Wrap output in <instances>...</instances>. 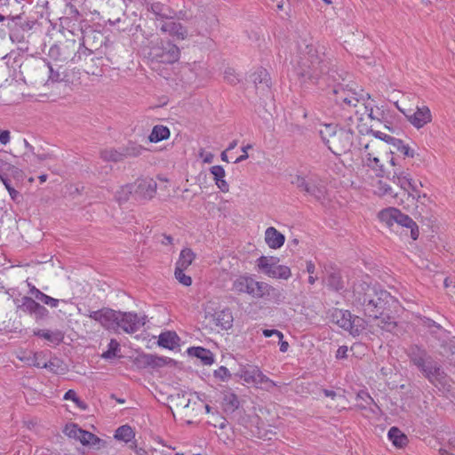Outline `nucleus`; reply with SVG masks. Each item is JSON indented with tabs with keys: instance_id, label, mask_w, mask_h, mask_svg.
<instances>
[{
	"instance_id": "5fc2aeb1",
	"label": "nucleus",
	"mask_w": 455,
	"mask_h": 455,
	"mask_svg": "<svg viewBox=\"0 0 455 455\" xmlns=\"http://www.w3.org/2000/svg\"><path fill=\"white\" fill-rule=\"evenodd\" d=\"M37 295V299L44 303L45 305L50 306L51 307H57L59 305V299L52 298L46 295L44 292H39Z\"/></svg>"
},
{
	"instance_id": "4c0bfd02",
	"label": "nucleus",
	"mask_w": 455,
	"mask_h": 455,
	"mask_svg": "<svg viewBox=\"0 0 455 455\" xmlns=\"http://www.w3.org/2000/svg\"><path fill=\"white\" fill-rule=\"evenodd\" d=\"M192 349L194 350V355L201 359L204 364L211 365L213 363L214 356L210 350L201 347H193Z\"/></svg>"
},
{
	"instance_id": "f3484780",
	"label": "nucleus",
	"mask_w": 455,
	"mask_h": 455,
	"mask_svg": "<svg viewBox=\"0 0 455 455\" xmlns=\"http://www.w3.org/2000/svg\"><path fill=\"white\" fill-rule=\"evenodd\" d=\"M264 299L275 304H280L284 301L285 296L282 289L274 287L267 283L262 282L259 292L258 299Z\"/></svg>"
},
{
	"instance_id": "6e6552de",
	"label": "nucleus",
	"mask_w": 455,
	"mask_h": 455,
	"mask_svg": "<svg viewBox=\"0 0 455 455\" xmlns=\"http://www.w3.org/2000/svg\"><path fill=\"white\" fill-rule=\"evenodd\" d=\"M291 183L300 191H304L317 201L325 197L326 187L324 182L316 175H311L307 180L303 176L296 175Z\"/></svg>"
},
{
	"instance_id": "412c9836",
	"label": "nucleus",
	"mask_w": 455,
	"mask_h": 455,
	"mask_svg": "<svg viewBox=\"0 0 455 455\" xmlns=\"http://www.w3.org/2000/svg\"><path fill=\"white\" fill-rule=\"evenodd\" d=\"M168 358L152 354H142L136 359L137 364L140 367L159 368L168 363Z\"/></svg>"
},
{
	"instance_id": "bb28decb",
	"label": "nucleus",
	"mask_w": 455,
	"mask_h": 455,
	"mask_svg": "<svg viewBox=\"0 0 455 455\" xmlns=\"http://www.w3.org/2000/svg\"><path fill=\"white\" fill-rule=\"evenodd\" d=\"M180 338L174 331L162 332L158 337V345L164 348L173 349L180 345Z\"/></svg>"
},
{
	"instance_id": "6ab92c4d",
	"label": "nucleus",
	"mask_w": 455,
	"mask_h": 455,
	"mask_svg": "<svg viewBox=\"0 0 455 455\" xmlns=\"http://www.w3.org/2000/svg\"><path fill=\"white\" fill-rule=\"evenodd\" d=\"M76 50V41L66 42L62 46L53 45L49 50V55L60 61H68L71 58V52Z\"/></svg>"
},
{
	"instance_id": "864d4df0",
	"label": "nucleus",
	"mask_w": 455,
	"mask_h": 455,
	"mask_svg": "<svg viewBox=\"0 0 455 455\" xmlns=\"http://www.w3.org/2000/svg\"><path fill=\"white\" fill-rule=\"evenodd\" d=\"M49 315V310L42 306L41 304H37L36 308H35V312L33 314V316L35 317L36 321L38 322V321H41V320H44L45 318H47Z\"/></svg>"
},
{
	"instance_id": "a18cd8bd",
	"label": "nucleus",
	"mask_w": 455,
	"mask_h": 455,
	"mask_svg": "<svg viewBox=\"0 0 455 455\" xmlns=\"http://www.w3.org/2000/svg\"><path fill=\"white\" fill-rule=\"evenodd\" d=\"M120 349L119 342L115 339H111L108 346V350L102 354L101 357L106 360L113 359L117 355V352H119Z\"/></svg>"
},
{
	"instance_id": "1a4fd4ad",
	"label": "nucleus",
	"mask_w": 455,
	"mask_h": 455,
	"mask_svg": "<svg viewBox=\"0 0 455 455\" xmlns=\"http://www.w3.org/2000/svg\"><path fill=\"white\" fill-rule=\"evenodd\" d=\"M333 93L335 95V102L347 110L356 108L360 102L364 105L365 99L369 98L368 93L355 92L351 88H344L342 86L334 88Z\"/></svg>"
},
{
	"instance_id": "473e14b6",
	"label": "nucleus",
	"mask_w": 455,
	"mask_h": 455,
	"mask_svg": "<svg viewBox=\"0 0 455 455\" xmlns=\"http://www.w3.org/2000/svg\"><path fill=\"white\" fill-rule=\"evenodd\" d=\"M170 137V130L164 125L154 126L148 140L150 142H159Z\"/></svg>"
},
{
	"instance_id": "de8ad7c7",
	"label": "nucleus",
	"mask_w": 455,
	"mask_h": 455,
	"mask_svg": "<svg viewBox=\"0 0 455 455\" xmlns=\"http://www.w3.org/2000/svg\"><path fill=\"white\" fill-rule=\"evenodd\" d=\"M82 431L83 429L79 427L77 424L75 423L67 424L63 429V433L67 436H68L69 438H73L75 440H77Z\"/></svg>"
},
{
	"instance_id": "5701e85b",
	"label": "nucleus",
	"mask_w": 455,
	"mask_h": 455,
	"mask_svg": "<svg viewBox=\"0 0 455 455\" xmlns=\"http://www.w3.org/2000/svg\"><path fill=\"white\" fill-rule=\"evenodd\" d=\"M251 81L255 84L257 91H267L270 88L271 79L268 72L265 68H258L251 76Z\"/></svg>"
},
{
	"instance_id": "052dcab7",
	"label": "nucleus",
	"mask_w": 455,
	"mask_h": 455,
	"mask_svg": "<svg viewBox=\"0 0 455 455\" xmlns=\"http://www.w3.org/2000/svg\"><path fill=\"white\" fill-rule=\"evenodd\" d=\"M450 450L441 448L439 450L440 455H455V435L449 440Z\"/></svg>"
},
{
	"instance_id": "f8f14e48",
	"label": "nucleus",
	"mask_w": 455,
	"mask_h": 455,
	"mask_svg": "<svg viewBox=\"0 0 455 455\" xmlns=\"http://www.w3.org/2000/svg\"><path fill=\"white\" fill-rule=\"evenodd\" d=\"M86 315L100 323L106 330L114 331H118L119 311L104 307L96 311H89Z\"/></svg>"
},
{
	"instance_id": "c9c22d12",
	"label": "nucleus",
	"mask_w": 455,
	"mask_h": 455,
	"mask_svg": "<svg viewBox=\"0 0 455 455\" xmlns=\"http://www.w3.org/2000/svg\"><path fill=\"white\" fill-rule=\"evenodd\" d=\"M226 412H234L239 407V401L234 393H226L222 402Z\"/></svg>"
},
{
	"instance_id": "bf43d9fd",
	"label": "nucleus",
	"mask_w": 455,
	"mask_h": 455,
	"mask_svg": "<svg viewBox=\"0 0 455 455\" xmlns=\"http://www.w3.org/2000/svg\"><path fill=\"white\" fill-rule=\"evenodd\" d=\"M224 79L231 84H235L239 81V78L235 75V70L231 68L225 69Z\"/></svg>"
},
{
	"instance_id": "c85d7f7f",
	"label": "nucleus",
	"mask_w": 455,
	"mask_h": 455,
	"mask_svg": "<svg viewBox=\"0 0 455 455\" xmlns=\"http://www.w3.org/2000/svg\"><path fill=\"white\" fill-rule=\"evenodd\" d=\"M150 11L156 15L157 19L172 20L175 16V12L169 6L156 2L150 5Z\"/></svg>"
},
{
	"instance_id": "79ce46f5",
	"label": "nucleus",
	"mask_w": 455,
	"mask_h": 455,
	"mask_svg": "<svg viewBox=\"0 0 455 455\" xmlns=\"http://www.w3.org/2000/svg\"><path fill=\"white\" fill-rule=\"evenodd\" d=\"M38 303L30 297L24 296L20 299V304L19 305V308L30 315H33L35 312V308Z\"/></svg>"
},
{
	"instance_id": "393cba45",
	"label": "nucleus",
	"mask_w": 455,
	"mask_h": 455,
	"mask_svg": "<svg viewBox=\"0 0 455 455\" xmlns=\"http://www.w3.org/2000/svg\"><path fill=\"white\" fill-rule=\"evenodd\" d=\"M265 241L271 249H278L284 243V235L275 228H267L265 232Z\"/></svg>"
},
{
	"instance_id": "9b49d317",
	"label": "nucleus",
	"mask_w": 455,
	"mask_h": 455,
	"mask_svg": "<svg viewBox=\"0 0 455 455\" xmlns=\"http://www.w3.org/2000/svg\"><path fill=\"white\" fill-rule=\"evenodd\" d=\"M353 140L354 132L350 129L340 128L330 140L328 148L335 155H341L350 150Z\"/></svg>"
},
{
	"instance_id": "c03bdc74",
	"label": "nucleus",
	"mask_w": 455,
	"mask_h": 455,
	"mask_svg": "<svg viewBox=\"0 0 455 455\" xmlns=\"http://www.w3.org/2000/svg\"><path fill=\"white\" fill-rule=\"evenodd\" d=\"M253 386L268 390L275 387L276 384L259 370Z\"/></svg>"
},
{
	"instance_id": "aec40b11",
	"label": "nucleus",
	"mask_w": 455,
	"mask_h": 455,
	"mask_svg": "<svg viewBox=\"0 0 455 455\" xmlns=\"http://www.w3.org/2000/svg\"><path fill=\"white\" fill-rule=\"evenodd\" d=\"M160 29L178 40H184L188 36L186 28L181 23L174 21L173 19L164 21Z\"/></svg>"
},
{
	"instance_id": "8fccbe9b",
	"label": "nucleus",
	"mask_w": 455,
	"mask_h": 455,
	"mask_svg": "<svg viewBox=\"0 0 455 455\" xmlns=\"http://www.w3.org/2000/svg\"><path fill=\"white\" fill-rule=\"evenodd\" d=\"M92 53V51L84 46V43L80 44L79 48L74 53V55L70 58L71 61L74 63L78 62L82 57H88Z\"/></svg>"
},
{
	"instance_id": "0eeeda50",
	"label": "nucleus",
	"mask_w": 455,
	"mask_h": 455,
	"mask_svg": "<svg viewBox=\"0 0 455 455\" xmlns=\"http://www.w3.org/2000/svg\"><path fill=\"white\" fill-rule=\"evenodd\" d=\"M391 180L408 192L409 196L416 199L422 205H425L426 201L430 202L426 194L420 195L419 193L415 181L412 180L411 174L407 171L400 167L394 169Z\"/></svg>"
},
{
	"instance_id": "49530a36",
	"label": "nucleus",
	"mask_w": 455,
	"mask_h": 455,
	"mask_svg": "<svg viewBox=\"0 0 455 455\" xmlns=\"http://www.w3.org/2000/svg\"><path fill=\"white\" fill-rule=\"evenodd\" d=\"M0 180L1 181L3 182V184L4 185L5 188L7 189L11 198L13 200V201H17L20 195V193L12 186L11 184V180L9 178L6 177V175L3 174L0 172Z\"/></svg>"
},
{
	"instance_id": "13d9d810",
	"label": "nucleus",
	"mask_w": 455,
	"mask_h": 455,
	"mask_svg": "<svg viewBox=\"0 0 455 455\" xmlns=\"http://www.w3.org/2000/svg\"><path fill=\"white\" fill-rule=\"evenodd\" d=\"M357 398L358 399H361L362 401H363L365 403V405H359L361 409H365L366 408V405H370V404H374L377 408H379L373 398L365 391H360L358 394H357Z\"/></svg>"
},
{
	"instance_id": "f257e3e1",
	"label": "nucleus",
	"mask_w": 455,
	"mask_h": 455,
	"mask_svg": "<svg viewBox=\"0 0 455 455\" xmlns=\"http://www.w3.org/2000/svg\"><path fill=\"white\" fill-rule=\"evenodd\" d=\"M299 49L301 56L296 74L301 84L330 85L335 80L331 52L324 45L315 44L312 39L303 41L299 44Z\"/></svg>"
},
{
	"instance_id": "20e7f679",
	"label": "nucleus",
	"mask_w": 455,
	"mask_h": 455,
	"mask_svg": "<svg viewBox=\"0 0 455 455\" xmlns=\"http://www.w3.org/2000/svg\"><path fill=\"white\" fill-rule=\"evenodd\" d=\"M150 44L148 58L152 64H172L179 60L180 51L171 41H164L157 38L155 41H151Z\"/></svg>"
},
{
	"instance_id": "a211bd4d",
	"label": "nucleus",
	"mask_w": 455,
	"mask_h": 455,
	"mask_svg": "<svg viewBox=\"0 0 455 455\" xmlns=\"http://www.w3.org/2000/svg\"><path fill=\"white\" fill-rule=\"evenodd\" d=\"M408 121L417 129L422 128L432 120L431 111L427 106L417 107V109L405 115Z\"/></svg>"
},
{
	"instance_id": "6e6d98bb",
	"label": "nucleus",
	"mask_w": 455,
	"mask_h": 455,
	"mask_svg": "<svg viewBox=\"0 0 455 455\" xmlns=\"http://www.w3.org/2000/svg\"><path fill=\"white\" fill-rule=\"evenodd\" d=\"M398 150L405 156L413 157L414 150L409 145L404 144L401 140H395Z\"/></svg>"
},
{
	"instance_id": "7c9ffc66",
	"label": "nucleus",
	"mask_w": 455,
	"mask_h": 455,
	"mask_svg": "<svg viewBox=\"0 0 455 455\" xmlns=\"http://www.w3.org/2000/svg\"><path fill=\"white\" fill-rule=\"evenodd\" d=\"M389 440L398 448H403L407 444V436L396 427H392L387 433Z\"/></svg>"
},
{
	"instance_id": "4d7b16f0",
	"label": "nucleus",
	"mask_w": 455,
	"mask_h": 455,
	"mask_svg": "<svg viewBox=\"0 0 455 455\" xmlns=\"http://www.w3.org/2000/svg\"><path fill=\"white\" fill-rule=\"evenodd\" d=\"M213 375L215 378L222 381L228 380L231 377L229 371L225 366H220L217 370H215Z\"/></svg>"
},
{
	"instance_id": "0e129e2a",
	"label": "nucleus",
	"mask_w": 455,
	"mask_h": 455,
	"mask_svg": "<svg viewBox=\"0 0 455 455\" xmlns=\"http://www.w3.org/2000/svg\"><path fill=\"white\" fill-rule=\"evenodd\" d=\"M49 80L52 82H59L61 80L60 74L59 71L54 70L50 65H49Z\"/></svg>"
},
{
	"instance_id": "9d476101",
	"label": "nucleus",
	"mask_w": 455,
	"mask_h": 455,
	"mask_svg": "<svg viewBox=\"0 0 455 455\" xmlns=\"http://www.w3.org/2000/svg\"><path fill=\"white\" fill-rule=\"evenodd\" d=\"M262 282L255 280L252 275H243L236 277L232 283V291L237 294H247L258 299Z\"/></svg>"
},
{
	"instance_id": "39448f33",
	"label": "nucleus",
	"mask_w": 455,
	"mask_h": 455,
	"mask_svg": "<svg viewBox=\"0 0 455 455\" xmlns=\"http://www.w3.org/2000/svg\"><path fill=\"white\" fill-rule=\"evenodd\" d=\"M379 218L381 222L387 227L393 228L395 225L404 227L410 229L411 237L417 240L419 235V227L416 222L408 215L403 213L400 210L389 207L379 212Z\"/></svg>"
},
{
	"instance_id": "72a5a7b5",
	"label": "nucleus",
	"mask_w": 455,
	"mask_h": 455,
	"mask_svg": "<svg viewBox=\"0 0 455 455\" xmlns=\"http://www.w3.org/2000/svg\"><path fill=\"white\" fill-rule=\"evenodd\" d=\"M100 157L104 161H108V162L117 163V162L124 161V158L122 156V151H121L120 148H105L100 151Z\"/></svg>"
},
{
	"instance_id": "dca6fc26",
	"label": "nucleus",
	"mask_w": 455,
	"mask_h": 455,
	"mask_svg": "<svg viewBox=\"0 0 455 455\" xmlns=\"http://www.w3.org/2000/svg\"><path fill=\"white\" fill-rule=\"evenodd\" d=\"M182 76L187 83L204 80L209 76V71L202 62L188 63L182 68Z\"/></svg>"
},
{
	"instance_id": "c756f323",
	"label": "nucleus",
	"mask_w": 455,
	"mask_h": 455,
	"mask_svg": "<svg viewBox=\"0 0 455 455\" xmlns=\"http://www.w3.org/2000/svg\"><path fill=\"white\" fill-rule=\"evenodd\" d=\"M124 160L140 156L146 148L134 141H129L126 145L120 147Z\"/></svg>"
},
{
	"instance_id": "cd10ccee",
	"label": "nucleus",
	"mask_w": 455,
	"mask_h": 455,
	"mask_svg": "<svg viewBox=\"0 0 455 455\" xmlns=\"http://www.w3.org/2000/svg\"><path fill=\"white\" fill-rule=\"evenodd\" d=\"M370 148V145L367 144L365 146V151H367ZM364 161L367 166L371 168L375 172L377 176L382 177L385 173L384 166L380 163V160L378 156H375L373 153L371 152H365Z\"/></svg>"
},
{
	"instance_id": "7ed1b4c3",
	"label": "nucleus",
	"mask_w": 455,
	"mask_h": 455,
	"mask_svg": "<svg viewBox=\"0 0 455 455\" xmlns=\"http://www.w3.org/2000/svg\"><path fill=\"white\" fill-rule=\"evenodd\" d=\"M410 362L432 385L441 391H448L451 379L430 354L423 347L412 346L408 352Z\"/></svg>"
},
{
	"instance_id": "b1692460",
	"label": "nucleus",
	"mask_w": 455,
	"mask_h": 455,
	"mask_svg": "<svg viewBox=\"0 0 455 455\" xmlns=\"http://www.w3.org/2000/svg\"><path fill=\"white\" fill-rule=\"evenodd\" d=\"M33 334L46 339L52 345H59L64 339V333L60 330L50 331L46 329H36L34 330Z\"/></svg>"
},
{
	"instance_id": "a19ab883",
	"label": "nucleus",
	"mask_w": 455,
	"mask_h": 455,
	"mask_svg": "<svg viewBox=\"0 0 455 455\" xmlns=\"http://www.w3.org/2000/svg\"><path fill=\"white\" fill-rule=\"evenodd\" d=\"M20 360L28 365L42 368L44 361V354L43 352H36L28 356L20 357Z\"/></svg>"
},
{
	"instance_id": "603ef678",
	"label": "nucleus",
	"mask_w": 455,
	"mask_h": 455,
	"mask_svg": "<svg viewBox=\"0 0 455 455\" xmlns=\"http://www.w3.org/2000/svg\"><path fill=\"white\" fill-rule=\"evenodd\" d=\"M186 268H180V267H175V272H174V275H175V277L176 279L183 285L185 286H190L191 283H192V279L189 275H187L185 273H184V270Z\"/></svg>"
},
{
	"instance_id": "4be33fe9",
	"label": "nucleus",
	"mask_w": 455,
	"mask_h": 455,
	"mask_svg": "<svg viewBox=\"0 0 455 455\" xmlns=\"http://www.w3.org/2000/svg\"><path fill=\"white\" fill-rule=\"evenodd\" d=\"M214 324L222 330H228L233 325V315L229 308L214 312L212 315Z\"/></svg>"
},
{
	"instance_id": "774afa93",
	"label": "nucleus",
	"mask_w": 455,
	"mask_h": 455,
	"mask_svg": "<svg viewBox=\"0 0 455 455\" xmlns=\"http://www.w3.org/2000/svg\"><path fill=\"white\" fill-rule=\"evenodd\" d=\"M379 192L382 195H390L392 193V188L387 184L379 183Z\"/></svg>"
},
{
	"instance_id": "4468645a",
	"label": "nucleus",
	"mask_w": 455,
	"mask_h": 455,
	"mask_svg": "<svg viewBox=\"0 0 455 455\" xmlns=\"http://www.w3.org/2000/svg\"><path fill=\"white\" fill-rule=\"evenodd\" d=\"M145 323L146 315L119 311L118 330L122 329L126 333H134L144 326Z\"/></svg>"
},
{
	"instance_id": "338daca9",
	"label": "nucleus",
	"mask_w": 455,
	"mask_h": 455,
	"mask_svg": "<svg viewBox=\"0 0 455 455\" xmlns=\"http://www.w3.org/2000/svg\"><path fill=\"white\" fill-rule=\"evenodd\" d=\"M348 348L347 346H340L336 352L337 359H345L347 357Z\"/></svg>"
},
{
	"instance_id": "ddd939ff",
	"label": "nucleus",
	"mask_w": 455,
	"mask_h": 455,
	"mask_svg": "<svg viewBox=\"0 0 455 455\" xmlns=\"http://www.w3.org/2000/svg\"><path fill=\"white\" fill-rule=\"evenodd\" d=\"M333 317L336 320V323L342 329L348 331L353 336L359 335L363 327L360 323L362 319L358 316H353L347 310H337Z\"/></svg>"
},
{
	"instance_id": "09e8293b",
	"label": "nucleus",
	"mask_w": 455,
	"mask_h": 455,
	"mask_svg": "<svg viewBox=\"0 0 455 455\" xmlns=\"http://www.w3.org/2000/svg\"><path fill=\"white\" fill-rule=\"evenodd\" d=\"M420 323H421L422 326L429 329L431 333H437L438 331H443V327L439 323H437L436 322H435L434 320H432L428 317H426V316L421 317Z\"/></svg>"
},
{
	"instance_id": "2f4dec72",
	"label": "nucleus",
	"mask_w": 455,
	"mask_h": 455,
	"mask_svg": "<svg viewBox=\"0 0 455 455\" xmlns=\"http://www.w3.org/2000/svg\"><path fill=\"white\" fill-rule=\"evenodd\" d=\"M259 368L253 365H247L240 370V378L246 383L254 385Z\"/></svg>"
},
{
	"instance_id": "ea45409f",
	"label": "nucleus",
	"mask_w": 455,
	"mask_h": 455,
	"mask_svg": "<svg viewBox=\"0 0 455 455\" xmlns=\"http://www.w3.org/2000/svg\"><path fill=\"white\" fill-rule=\"evenodd\" d=\"M327 285L336 291L343 290L344 283L341 275L339 272L331 273L327 277Z\"/></svg>"
},
{
	"instance_id": "a878e982",
	"label": "nucleus",
	"mask_w": 455,
	"mask_h": 455,
	"mask_svg": "<svg viewBox=\"0 0 455 455\" xmlns=\"http://www.w3.org/2000/svg\"><path fill=\"white\" fill-rule=\"evenodd\" d=\"M210 172L212 174L213 180L218 188L223 193L228 192L229 186L224 179L226 172L223 167L220 165H214L211 167Z\"/></svg>"
},
{
	"instance_id": "37998d69",
	"label": "nucleus",
	"mask_w": 455,
	"mask_h": 455,
	"mask_svg": "<svg viewBox=\"0 0 455 455\" xmlns=\"http://www.w3.org/2000/svg\"><path fill=\"white\" fill-rule=\"evenodd\" d=\"M337 132V129L332 124H324L320 130H319V135L327 147L330 145V140L333 138V135H335Z\"/></svg>"
},
{
	"instance_id": "680f3d73",
	"label": "nucleus",
	"mask_w": 455,
	"mask_h": 455,
	"mask_svg": "<svg viewBox=\"0 0 455 455\" xmlns=\"http://www.w3.org/2000/svg\"><path fill=\"white\" fill-rule=\"evenodd\" d=\"M262 333L266 338L275 335L278 337L279 340H282L283 339V334L280 331L275 330V329H272V330L265 329V330H263Z\"/></svg>"
},
{
	"instance_id": "423d86ee",
	"label": "nucleus",
	"mask_w": 455,
	"mask_h": 455,
	"mask_svg": "<svg viewBox=\"0 0 455 455\" xmlns=\"http://www.w3.org/2000/svg\"><path fill=\"white\" fill-rule=\"evenodd\" d=\"M256 263L259 269L268 277L288 280L291 276V268L278 264L279 259L276 257L261 256Z\"/></svg>"
},
{
	"instance_id": "e433bc0d",
	"label": "nucleus",
	"mask_w": 455,
	"mask_h": 455,
	"mask_svg": "<svg viewBox=\"0 0 455 455\" xmlns=\"http://www.w3.org/2000/svg\"><path fill=\"white\" fill-rule=\"evenodd\" d=\"M76 441H79L83 445L92 447L98 446L101 442V440L97 435L84 429Z\"/></svg>"
},
{
	"instance_id": "69168bd1",
	"label": "nucleus",
	"mask_w": 455,
	"mask_h": 455,
	"mask_svg": "<svg viewBox=\"0 0 455 455\" xmlns=\"http://www.w3.org/2000/svg\"><path fill=\"white\" fill-rule=\"evenodd\" d=\"M63 399L64 400H71L76 403V402H78L79 397L77 396L75 390L69 389L65 393Z\"/></svg>"
},
{
	"instance_id": "f704fd0d",
	"label": "nucleus",
	"mask_w": 455,
	"mask_h": 455,
	"mask_svg": "<svg viewBox=\"0 0 455 455\" xmlns=\"http://www.w3.org/2000/svg\"><path fill=\"white\" fill-rule=\"evenodd\" d=\"M195 259V253L192 250L186 248L183 249L180 253L179 259L176 262V267L180 268H188Z\"/></svg>"
},
{
	"instance_id": "e2e57ef3",
	"label": "nucleus",
	"mask_w": 455,
	"mask_h": 455,
	"mask_svg": "<svg viewBox=\"0 0 455 455\" xmlns=\"http://www.w3.org/2000/svg\"><path fill=\"white\" fill-rule=\"evenodd\" d=\"M11 133L8 130H0V143L6 145L10 142Z\"/></svg>"
},
{
	"instance_id": "f03ea898",
	"label": "nucleus",
	"mask_w": 455,
	"mask_h": 455,
	"mask_svg": "<svg viewBox=\"0 0 455 455\" xmlns=\"http://www.w3.org/2000/svg\"><path fill=\"white\" fill-rule=\"evenodd\" d=\"M390 299L389 292L367 281H359L354 285L353 304L365 316L379 319Z\"/></svg>"
},
{
	"instance_id": "58836bf2",
	"label": "nucleus",
	"mask_w": 455,
	"mask_h": 455,
	"mask_svg": "<svg viewBox=\"0 0 455 455\" xmlns=\"http://www.w3.org/2000/svg\"><path fill=\"white\" fill-rule=\"evenodd\" d=\"M134 437L132 428L128 425L119 427L116 430L115 438L125 443L130 442Z\"/></svg>"
},
{
	"instance_id": "2eb2a0df",
	"label": "nucleus",
	"mask_w": 455,
	"mask_h": 455,
	"mask_svg": "<svg viewBox=\"0 0 455 455\" xmlns=\"http://www.w3.org/2000/svg\"><path fill=\"white\" fill-rule=\"evenodd\" d=\"M156 182L152 178H144L137 180L134 183L133 189L130 186H126L124 189L128 193L133 191L134 196L140 199H151L156 192Z\"/></svg>"
},
{
	"instance_id": "3c124183",
	"label": "nucleus",
	"mask_w": 455,
	"mask_h": 455,
	"mask_svg": "<svg viewBox=\"0 0 455 455\" xmlns=\"http://www.w3.org/2000/svg\"><path fill=\"white\" fill-rule=\"evenodd\" d=\"M377 325L386 331L392 332L397 324L390 316L387 315L379 318V322L377 323Z\"/></svg>"
}]
</instances>
